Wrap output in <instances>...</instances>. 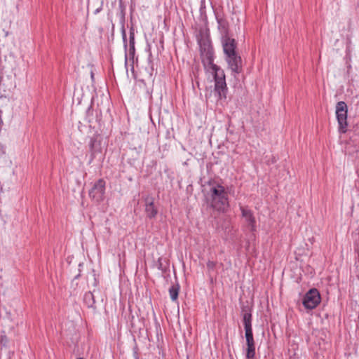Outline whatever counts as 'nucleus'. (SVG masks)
<instances>
[{"mask_svg":"<svg viewBox=\"0 0 359 359\" xmlns=\"http://www.w3.org/2000/svg\"><path fill=\"white\" fill-rule=\"evenodd\" d=\"M243 321L245 328V337L246 339L245 357L246 359H255V342L253 337L252 327L251 309L248 306L242 308Z\"/></svg>","mask_w":359,"mask_h":359,"instance_id":"20e7f679","label":"nucleus"},{"mask_svg":"<svg viewBox=\"0 0 359 359\" xmlns=\"http://www.w3.org/2000/svg\"><path fill=\"white\" fill-rule=\"evenodd\" d=\"M216 266H217L216 262L208 261L207 262V268H208V272L210 273L214 272L215 271Z\"/></svg>","mask_w":359,"mask_h":359,"instance_id":"f8f14e48","label":"nucleus"},{"mask_svg":"<svg viewBox=\"0 0 359 359\" xmlns=\"http://www.w3.org/2000/svg\"><path fill=\"white\" fill-rule=\"evenodd\" d=\"M83 302L89 308H94L95 300L93 292H86L83 297Z\"/></svg>","mask_w":359,"mask_h":359,"instance_id":"9d476101","label":"nucleus"},{"mask_svg":"<svg viewBox=\"0 0 359 359\" xmlns=\"http://www.w3.org/2000/svg\"><path fill=\"white\" fill-rule=\"evenodd\" d=\"M222 46L225 55V60L234 76L243 70L242 59L237 52L236 40L227 34L222 38Z\"/></svg>","mask_w":359,"mask_h":359,"instance_id":"7ed1b4c3","label":"nucleus"},{"mask_svg":"<svg viewBox=\"0 0 359 359\" xmlns=\"http://www.w3.org/2000/svg\"><path fill=\"white\" fill-rule=\"evenodd\" d=\"M203 187L210 206L219 212H225L229 208V201L228 193L224 187L217 180L210 179L204 182Z\"/></svg>","mask_w":359,"mask_h":359,"instance_id":"f03ea898","label":"nucleus"},{"mask_svg":"<svg viewBox=\"0 0 359 359\" xmlns=\"http://www.w3.org/2000/svg\"><path fill=\"white\" fill-rule=\"evenodd\" d=\"M321 300L320 294L316 288L310 289L304 296L302 304L306 309H313L318 306Z\"/></svg>","mask_w":359,"mask_h":359,"instance_id":"423d86ee","label":"nucleus"},{"mask_svg":"<svg viewBox=\"0 0 359 359\" xmlns=\"http://www.w3.org/2000/svg\"><path fill=\"white\" fill-rule=\"evenodd\" d=\"M104 191L105 181L103 179H100L90 190L89 196L96 202H100L104 199Z\"/></svg>","mask_w":359,"mask_h":359,"instance_id":"0eeeda50","label":"nucleus"},{"mask_svg":"<svg viewBox=\"0 0 359 359\" xmlns=\"http://www.w3.org/2000/svg\"><path fill=\"white\" fill-rule=\"evenodd\" d=\"M179 291L180 285L178 283L172 285L169 288V294L172 301H176L178 299Z\"/></svg>","mask_w":359,"mask_h":359,"instance_id":"9b49d317","label":"nucleus"},{"mask_svg":"<svg viewBox=\"0 0 359 359\" xmlns=\"http://www.w3.org/2000/svg\"><path fill=\"white\" fill-rule=\"evenodd\" d=\"M347 113L346 104L343 102H337L336 105V116L339 123V130L341 133H346L347 128Z\"/></svg>","mask_w":359,"mask_h":359,"instance_id":"39448f33","label":"nucleus"},{"mask_svg":"<svg viewBox=\"0 0 359 359\" xmlns=\"http://www.w3.org/2000/svg\"><path fill=\"white\" fill-rule=\"evenodd\" d=\"M201 57L205 68L214 77V91L218 97V100L226 98L228 88L226 83L225 74L223 69L213 63L214 50L211 42L208 38H202L198 41Z\"/></svg>","mask_w":359,"mask_h":359,"instance_id":"f257e3e1","label":"nucleus"},{"mask_svg":"<svg viewBox=\"0 0 359 359\" xmlns=\"http://www.w3.org/2000/svg\"><path fill=\"white\" fill-rule=\"evenodd\" d=\"M77 359H84V358L81 357V358H78Z\"/></svg>","mask_w":359,"mask_h":359,"instance_id":"ddd939ff","label":"nucleus"},{"mask_svg":"<svg viewBox=\"0 0 359 359\" xmlns=\"http://www.w3.org/2000/svg\"><path fill=\"white\" fill-rule=\"evenodd\" d=\"M241 210L242 213V217L245 218L246 222L248 224V226L250 227V231H255L256 221L253 215V212H252L251 210L243 206H241Z\"/></svg>","mask_w":359,"mask_h":359,"instance_id":"6e6552de","label":"nucleus"},{"mask_svg":"<svg viewBox=\"0 0 359 359\" xmlns=\"http://www.w3.org/2000/svg\"><path fill=\"white\" fill-rule=\"evenodd\" d=\"M145 213L147 217L149 219L156 217L158 214V209L154 205V198L152 197H147L145 198Z\"/></svg>","mask_w":359,"mask_h":359,"instance_id":"1a4fd4ad","label":"nucleus"}]
</instances>
